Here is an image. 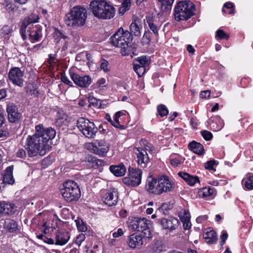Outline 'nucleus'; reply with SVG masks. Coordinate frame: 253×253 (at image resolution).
I'll return each instance as SVG.
<instances>
[{
	"label": "nucleus",
	"mask_w": 253,
	"mask_h": 253,
	"mask_svg": "<svg viewBox=\"0 0 253 253\" xmlns=\"http://www.w3.org/2000/svg\"><path fill=\"white\" fill-rule=\"evenodd\" d=\"M195 5L190 1H179L175 6L174 16L177 21L187 20L194 14Z\"/></svg>",
	"instance_id": "6"
},
{
	"label": "nucleus",
	"mask_w": 253,
	"mask_h": 253,
	"mask_svg": "<svg viewBox=\"0 0 253 253\" xmlns=\"http://www.w3.org/2000/svg\"><path fill=\"white\" fill-rule=\"evenodd\" d=\"M86 148L92 153L104 157L109 150V144L103 140H96L86 144Z\"/></svg>",
	"instance_id": "10"
},
{
	"label": "nucleus",
	"mask_w": 253,
	"mask_h": 253,
	"mask_svg": "<svg viewBox=\"0 0 253 253\" xmlns=\"http://www.w3.org/2000/svg\"><path fill=\"white\" fill-rule=\"evenodd\" d=\"M55 56L54 55L50 54L48 55V63L51 65L54 63Z\"/></svg>",
	"instance_id": "62"
},
{
	"label": "nucleus",
	"mask_w": 253,
	"mask_h": 253,
	"mask_svg": "<svg viewBox=\"0 0 253 253\" xmlns=\"http://www.w3.org/2000/svg\"><path fill=\"white\" fill-rule=\"evenodd\" d=\"M1 30L4 35H8L10 32V27L7 25L4 26Z\"/></svg>",
	"instance_id": "60"
},
{
	"label": "nucleus",
	"mask_w": 253,
	"mask_h": 253,
	"mask_svg": "<svg viewBox=\"0 0 253 253\" xmlns=\"http://www.w3.org/2000/svg\"><path fill=\"white\" fill-rule=\"evenodd\" d=\"M174 188V182L166 175H163L158 179H148L145 186L147 191L157 195L171 192Z\"/></svg>",
	"instance_id": "3"
},
{
	"label": "nucleus",
	"mask_w": 253,
	"mask_h": 253,
	"mask_svg": "<svg viewBox=\"0 0 253 253\" xmlns=\"http://www.w3.org/2000/svg\"><path fill=\"white\" fill-rule=\"evenodd\" d=\"M160 2L161 9L163 11L169 12L171 8L174 0H158Z\"/></svg>",
	"instance_id": "29"
},
{
	"label": "nucleus",
	"mask_w": 253,
	"mask_h": 253,
	"mask_svg": "<svg viewBox=\"0 0 253 253\" xmlns=\"http://www.w3.org/2000/svg\"><path fill=\"white\" fill-rule=\"evenodd\" d=\"M142 173L140 169L129 168L128 175L123 179V182L128 186H137L141 183Z\"/></svg>",
	"instance_id": "11"
},
{
	"label": "nucleus",
	"mask_w": 253,
	"mask_h": 253,
	"mask_svg": "<svg viewBox=\"0 0 253 253\" xmlns=\"http://www.w3.org/2000/svg\"><path fill=\"white\" fill-rule=\"evenodd\" d=\"M214 189L211 187H205L201 190L200 193H202L203 197H208L212 195L213 194Z\"/></svg>",
	"instance_id": "39"
},
{
	"label": "nucleus",
	"mask_w": 253,
	"mask_h": 253,
	"mask_svg": "<svg viewBox=\"0 0 253 253\" xmlns=\"http://www.w3.org/2000/svg\"><path fill=\"white\" fill-rule=\"evenodd\" d=\"M181 222L183 221L190 220V214L188 211L185 210L180 216Z\"/></svg>",
	"instance_id": "46"
},
{
	"label": "nucleus",
	"mask_w": 253,
	"mask_h": 253,
	"mask_svg": "<svg viewBox=\"0 0 253 253\" xmlns=\"http://www.w3.org/2000/svg\"><path fill=\"white\" fill-rule=\"evenodd\" d=\"M150 223L151 221L145 218L132 217L129 219L128 228L133 231L141 232L139 234L151 239L152 238V233L149 227Z\"/></svg>",
	"instance_id": "7"
},
{
	"label": "nucleus",
	"mask_w": 253,
	"mask_h": 253,
	"mask_svg": "<svg viewBox=\"0 0 253 253\" xmlns=\"http://www.w3.org/2000/svg\"><path fill=\"white\" fill-rule=\"evenodd\" d=\"M145 239H148V238L139 234L133 233L127 237L126 243L132 249H140L143 245Z\"/></svg>",
	"instance_id": "14"
},
{
	"label": "nucleus",
	"mask_w": 253,
	"mask_h": 253,
	"mask_svg": "<svg viewBox=\"0 0 253 253\" xmlns=\"http://www.w3.org/2000/svg\"><path fill=\"white\" fill-rule=\"evenodd\" d=\"M158 223L162 226L163 229H167L171 231L178 228L179 222L177 218L170 217L159 219Z\"/></svg>",
	"instance_id": "16"
},
{
	"label": "nucleus",
	"mask_w": 253,
	"mask_h": 253,
	"mask_svg": "<svg viewBox=\"0 0 253 253\" xmlns=\"http://www.w3.org/2000/svg\"><path fill=\"white\" fill-rule=\"evenodd\" d=\"M132 35L127 30L120 28L110 38L112 44L121 48V53L123 56L131 55L134 52V47H132Z\"/></svg>",
	"instance_id": "2"
},
{
	"label": "nucleus",
	"mask_w": 253,
	"mask_h": 253,
	"mask_svg": "<svg viewBox=\"0 0 253 253\" xmlns=\"http://www.w3.org/2000/svg\"><path fill=\"white\" fill-rule=\"evenodd\" d=\"M13 166L8 167L6 169L5 172L3 175V182L4 183L13 184L14 183L15 180L13 176Z\"/></svg>",
	"instance_id": "24"
},
{
	"label": "nucleus",
	"mask_w": 253,
	"mask_h": 253,
	"mask_svg": "<svg viewBox=\"0 0 253 253\" xmlns=\"http://www.w3.org/2000/svg\"><path fill=\"white\" fill-rule=\"evenodd\" d=\"M152 250L156 253H160L163 250V246L161 241L157 240L152 244Z\"/></svg>",
	"instance_id": "34"
},
{
	"label": "nucleus",
	"mask_w": 253,
	"mask_h": 253,
	"mask_svg": "<svg viewBox=\"0 0 253 253\" xmlns=\"http://www.w3.org/2000/svg\"><path fill=\"white\" fill-rule=\"evenodd\" d=\"M203 137L207 141L211 140L212 138V134L209 131L204 130L201 131Z\"/></svg>",
	"instance_id": "44"
},
{
	"label": "nucleus",
	"mask_w": 253,
	"mask_h": 253,
	"mask_svg": "<svg viewBox=\"0 0 253 253\" xmlns=\"http://www.w3.org/2000/svg\"><path fill=\"white\" fill-rule=\"evenodd\" d=\"M109 169L110 171L116 176H122L126 171L125 166L123 164L119 165H111Z\"/></svg>",
	"instance_id": "25"
},
{
	"label": "nucleus",
	"mask_w": 253,
	"mask_h": 253,
	"mask_svg": "<svg viewBox=\"0 0 253 253\" xmlns=\"http://www.w3.org/2000/svg\"><path fill=\"white\" fill-rule=\"evenodd\" d=\"M211 91L209 90L202 91L200 94V97L202 98H207L210 97Z\"/></svg>",
	"instance_id": "54"
},
{
	"label": "nucleus",
	"mask_w": 253,
	"mask_h": 253,
	"mask_svg": "<svg viewBox=\"0 0 253 253\" xmlns=\"http://www.w3.org/2000/svg\"><path fill=\"white\" fill-rule=\"evenodd\" d=\"M8 120L11 123H16L19 121L22 117L21 113L19 111L17 106L14 103H9L6 107Z\"/></svg>",
	"instance_id": "15"
},
{
	"label": "nucleus",
	"mask_w": 253,
	"mask_h": 253,
	"mask_svg": "<svg viewBox=\"0 0 253 253\" xmlns=\"http://www.w3.org/2000/svg\"><path fill=\"white\" fill-rule=\"evenodd\" d=\"M216 165V161L214 160H211L205 164V168L207 169L212 170L213 169L214 165Z\"/></svg>",
	"instance_id": "48"
},
{
	"label": "nucleus",
	"mask_w": 253,
	"mask_h": 253,
	"mask_svg": "<svg viewBox=\"0 0 253 253\" xmlns=\"http://www.w3.org/2000/svg\"><path fill=\"white\" fill-rule=\"evenodd\" d=\"M118 193L115 188L111 189L106 191L103 197V201L105 204L108 206L115 205L118 202Z\"/></svg>",
	"instance_id": "19"
},
{
	"label": "nucleus",
	"mask_w": 253,
	"mask_h": 253,
	"mask_svg": "<svg viewBox=\"0 0 253 253\" xmlns=\"http://www.w3.org/2000/svg\"><path fill=\"white\" fill-rule=\"evenodd\" d=\"M76 222L78 229L80 231L85 232L87 230V226L82 220H76Z\"/></svg>",
	"instance_id": "40"
},
{
	"label": "nucleus",
	"mask_w": 253,
	"mask_h": 253,
	"mask_svg": "<svg viewBox=\"0 0 253 253\" xmlns=\"http://www.w3.org/2000/svg\"><path fill=\"white\" fill-rule=\"evenodd\" d=\"M61 81L63 83H64L66 84H68L70 86H73L72 83L69 80L68 78L65 75L61 76Z\"/></svg>",
	"instance_id": "52"
},
{
	"label": "nucleus",
	"mask_w": 253,
	"mask_h": 253,
	"mask_svg": "<svg viewBox=\"0 0 253 253\" xmlns=\"http://www.w3.org/2000/svg\"><path fill=\"white\" fill-rule=\"evenodd\" d=\"M5 122L3 111L0 108V126H1Z\"/></svg>",
	"instance_id": "57"
},
{
	"label": "nucleus",
	"mask_w": 253,
	"mask_h": 253,
	"mask_svg": "<svg viewBox=\"0 0 253 253\" xmlns=\"http://www.w3.org/2000/svg\"><path fill=\"white\" fill-rule=\"evenodd\" d=\"M87 15L85 8L81 6H75L66 14L64 21L67 26L75 29L84 25Z\"/></svg>",
	"instance_id": "5"
},
{
	"label": "nucleus",
	"mask_w": 253,
	"mask_h": 253,
	"mask_svg": "<svg viewBox=\"0 0 253 253\" xmlns=\"http://www.w3.org/2000/svg\"><path fill=\"white\" fill-rule=\"evenodd\" d=\"M247 180L244 178L242 181L244 182V186L248 190L253 189V175H251L250 173L246 175Z\"/></svg>",
	"instance_id": "31"
},
{
	"label": "nucleus",
	"mask_w": 253,
	"mask_h": 253,
	"mask_svg": "<svg viewBox=\"0 0 253 253\" xmlns=\"http://www.w3.org/2000/svg\"><path fill=\"white\" fill-rule=\"evenodd\" d=\"M93 15L100 19L109 20L116 14L115 8L104 0H94L89 4Z\"/></svg>",
	"instance_id": "4"
},
{
	"label": "nucleus",
	"mask_w": 253,
	"mask_h": 253,
	"mask_svg": "<svg viewBox=\"0 0 253 253\" xmlns=\"http://www.w3.org/2000/svg\"><path fill=\"white\" fill-rule=\"evenodd\" d=\"M39 17L37 14H31L25 17L21 22L20 33L23 40L27 38L26 29L28 26L32 23H36L38 21Z\"/></svg>",
	"instance_id": "17"
},
{
	"label": "nucleus",
	"mask_w": 253,
	"mask_h": 253,
	"mask_svg": "<svg viewBox=\"0 0 253 253\" xmlns=\"http://www.w3.org/2000/svg\"><path fill=\"white\" fill-rule=\"evenodd\" d=\"M133 69L137 73L138 76L140 77L144 73L145 68L143 67H138V65H133Z\"/></svg>",
	"instance_id": "45"
},
{
	"label": "nucleus",
	"mask_w": 253,
	"mask_h": 253,
	"mask_svg": "<svg viewBox=\"0 0 253 253\" xmlns=\"http://www.w3.org/2000/svg\"><path fill=\"white\" fill-rule=\"evenodd\" d=\"M215 38L220 40H228L229 38V35L225 33L222 30L219 29L216 32Z\"/></svg>",
	"instance_id": "38"
},
{
	"label": "nucleus",
	"mask_w": 253,
	"mask_h": 253,
	"mask_svg": "<svg viewBox=\"0 0 253 253\" xmlns=\"http://www.w3.org/2000/svg\"><path fill=\"white\" fill-rule=\"evenodd\" d=\"M225 8L227 9H230V11L228 12V13L229 14H233L235 13V9L234 8V5L231 2H227L225 3L224 4L223 8H222V12L224 13H226V11L225 10Z\"/></svg>",
	"instance_id": "37"
},
{
	"label": "nucleus",
	"mask_w": 253,
	"mask_h": 253,
	"mask_svg": "<svg viewBox=\"0 0 253 253\" xmlns=\"http://www.w3.org/2000/svg\"><path fill=\"white\" fill-rule=\"evenodd\" d=\"M70 238V236L68 232L58 231L55 235V244L56 245L63 246L68 242Z\"/></svg>",
	"instance_id": "20"
},
{
	"label": "nucleus",
	"mask_w": 253,
	"mask_h": 253,
	"mask_svg": "<svg viewBox=\"0 0 253 253\" xmlns=\"http://www.w3.org/2000/svg\"><path fill=\"white\" fill-rule=\"evenodd\" d=\"M130 5V2L129 0H124V2L122 3V7L121 8H123V10L126 11L128 9V7Z\"/></svg>",
	"instance_id": "56"
},
{
	"label": "nucleus",
	"mask_w": 253,
	"mask_h": 253,
	"mask_svg": "<svg viewBox=\"0 0 253 253\" xmlns=\"http://www.w3.org/2000/svg\"><path fill=\"white\" fill-rule=\"evenodd\" d=\"M188 147L189 149L192 151L194 153L199 155H202L204 154V147L200 143L193 141L192 142L189 144Z\"/></svg>",
	"instance_id": "26"
},
{
	"label": "nucleus",
	"mask_w": 253,
	"mask_h": 253,
	"mask_svg": "<svg viewBox=\"0 0 253 253\" xmlns=\"http://www.w3.org/2000/svg\"><path fill=\"white\" fill-rule=\"evenodd\" d=\"M70 77L74 83L81 87H87L92 83V79L88 75L82 76L77 73L71 72Z\"/></svg>",
	"instance_id": "13"
},
{
	"label": "nucleus",
	"mask_w": 253,
	"mask_h": 253,
	"mask_svg": "<svg viewBox=\"0 0 253 253\" xmlns=\"http://www.w3.org/2000/svg\"><path fill=\"white\" fill-rule=\"evenodd\" d=\"M100 68L105 72H108L110 70L108 62L104 59H101Z\"/></svg>",
	"instance_id": "42"
},
{
	"label": "nucleus",
	"mask_w": 253,
	"mask_h": 253,
	"mask_svg": "<svg viewBox=\"0 0 253 253\" xmlns=\"http://www.w3.org/2000/svg\"><path fill=\"white\" fill-rule=\"evenodd\" d=\"M106 80L104 78L99 79L96 82V85L98 87L102 88L105 86Z\"/></svg>",
	"instance_id": "51"
},
{
	"label": "nucleus",
	"mask_w": 253,
	"mask_h": 253,
	"mask_svg": "<svg viewBox=\"0 0 253 253\" xmlns=\"http://www.w3.org/2000/svg\"><path fill=\"white\" fill-rule=\"evenodd\" d=\"M16 211V207L14 204L4 202H0V213L6 215H12Z\"/></svg>",
	"instance_id": "21"
},
{
	"label": "nucleus",
	"mask_w": 253,
	"mask_h": 253,
	"mask_svg": "<svg viewBox=\"0 0 253 253\" xmlns=\"http://www.w3.org/2000/svg\"><path fill=\"white\" fill-rule=\"evenodd\" d=\"M122 114H123V113L120 111L117 112L113 117V123H112L113 126L120 129H124V126L120 125L119 123V118Z\"/></svg>",
	"instance_id": "33"
},
{
	"label": "nucleus",
	"mask_w": 253,
	"mask_h": 253,
	"mask_svg": "<svg viewBox=\"0 0 253 253\" xmlns=\"http://www.w3.org/2000/svg\"><path fill=\"white\" fill-rule=\"evenodd\" d=\"M147 23L150 30L154 33V34L157 35L158 34V28L155 24L153 21L151 19H149L147 20Z\"/></svg>",
	"instance_id": "41"
},
{
	"label": "nucleus",
	"mask_w": 253,
	"mask_h": 253,
	"mask_svg": "<svg viewBox=\"0 0 253 253\" xmlns=\"http://www.w3.org/2000/svg\"><path fill=\"white\" fill-rule=\"evenodd\" d=\"M53 34L54 40L56 42H58L61 39L63 40H66L68 39V38L66 35H65L62 32L58 30L57 28L55 29Z\"/></svg>",
	"instance_id": "35"
},
{
	"label": "nucleus",
	"mask_w": 253,
	"mask_h": 253,
	"mask_svg": "<svg viewBox=\"0 0 253 253\" xmlns=\"http://www.w3.org/2000/svg\"><path fill=\"white\" fill-rule=\"evenodd\" d=\"M157 111L159 115L162 117L167 116L169 113L167 107L163 104H160L157 106Z\"/></svg>",
	"instance_id": "36"
},
{
	"label": "nucleus",
	"mask_w": 253,
	"mask_h": 253,
	"mask_svg": "<svg viewBox=\"0 0 253 253\" xmlns=\"http://www.w3.org/2000/svg\"><path fill=\"white\" fill-rule=\"evenodd\" d=\"M4 229L9 232H14L18 230V225L17 222L13 219H6L3 224Z\"/></svg>",
	"instance_id": "23"
},
{
	"label": "nucleus",
	"mask_w": 253,
	"mask_h": 253,
	"mask_svg": "<svg viewBox=\"0 0 253 253\" xmlns=\"http://www.w3.org/2000/svg\"><path fill=\"white\" fill-rule=\"evenodd\" d=\"M228 238V234L227 232H224L223 233L221 236H220V245L221 246H222L225 242V241L227 240Z\"/></svg>",
	"instance_id": "53"
},
{
	"label": "nucleus",
	"mask_w": 253,
	"mask_h": 253,
	"mask_svg": "<svg viewBox=\"0 0 253 253\" xmlns=\"http://www.w3.org/2000/svg\"><path fill=\"white\" fill-rule=\"evenodd\" d=\"M182 162V160L178 158H174L170 160V164L173 167H177L181 164Z\"/></svg>",
	"instance_id": "50"
},
{
	"label": "nucleus",
	"mask_w": 253,
	"mask_h": 253,
	"mask_svg": "<svg viewBox=\"0 0 253 253\" xmlns=\"http://www.w3.org/2000/svg\"><path fill=\"white\" fill-rule=\"evenodd\" d=\"M85 237L84 234L81 233L77 237L75 240V243L80 246L82 243L85 240Z\"/></svg>",
	"instance_id": "49"
},
{
	"label": "nucleus",
	"mask_w": 253,
	"mask_h": 253,
	"mask_svg": "<svg viewBox=\"0 0 253 253\" xmlns=\"http://www.w3.org/2000/svg\"><path fill=\"white\" fill-rule=\"evenodd\" d=\"M187 51L190 53H192V54H193L195 52V49L194 48H193V47L190 45V44H189L187 45Z\"/></svg>",
	"instance_id": "64"
},
{
	"label": "nucleus",
	"mask_w": 253,
	"mask_h": 253,
	"mask_svg": "<svg viewBox=\"0 0 253 253\" xmlns=\"http://www.w3.org/2000/svg\"><path fill=\"white\" fill-rule=\"evenodd\" d=\"M133 152L137 156L138 164L142 167H145L146 165L149 161L146 148L144 149L141 147L135 148L134 149Z\"/></svg>",
	"instance_id": "18"
},
{
	"label": "nucleus",
	"mask_w": 253,
	"mask_h": 253,
	"mask_svg": "<svg viewBox=\"0 0 253 253\" xmlns=\"http://www.w3.org/2000/svg\"><path fill=\"white\" fill-rule=\"evenodd\" d=\"M207 219H208V216L207 215L200 216L196 218V222L197 223H201L203 221L206 220Z\"/></svg>",
	"instance_id": "59"
},
{
	"label": "nucleus",
	"mask_w": 253,
	"mask_h": 253,
	"mask_svg": "<svg viewBox=\"0 0 253 253\" xmlns=\"http://www.w3.org/2000/svg\"><path fill=\"white\" fill-rule=\"evenodd\" d=\"M42 37V29L39 27L36 28L30 32L29 38L32 42L40 41Z\"/></svg>",
	"instance_id": "28"
},
{
	"label": "nucleus",
	"mask_w": 253,
	"mask_h": 253,
	"mask_svg": "<svg viewBox=\"0 0 253 253\" xmlns=\"http://www.w3.org/2000/svg\"><path fill=\"white\" fill-rule=\"evenodd\" d=\"M182 222L183 223V226L185 230H188L191 228V223L190 220L183 221H182Z\"/></svg>",
	"instance_id": "58"
},
{
	"label": "nucleus",
	"mask_w": 253,
	"mask_h": 253,
	"mask_svg": "<svg viewBox=\"0 0 253 253\" xmlns=\"http://www.w3.org/2000/svg\"><path fill=\"white\" fill-rule=\"evenodd\" d=\"M24 72L18 67L11 68L8 73L9 81L14 85L22 87L24 84Z\"/></svg>",
	"instance_id": "12"
},
{
	"label": "nucleus",
	"mask_w": 253,
	"mask_h": 253,
	"mask_svg": "<svg viewBox=\"0 0 253 253\" xmlns=\"http://www.w3.org/2000/svg\"><path fill=\"white\" fill-rule=\"evenodd\" d=\"M6 95V91L4 89H0V100L4 98Z\"/></svg>",
	"instance_id": "63"
},
{
	"label": "nucleus",
	"mask_w": 253,
	"mask_h": 253,
	"mask_svg": "<svg viewBox=\"0 0 253 253\" xmlns=\"http://www.w3.org/2000/svg\"><path fill=\"white\" fill-rule=\"evenodd\" d=\"M203 238L209 244H214L217 240L216 233L213 230H210L204 233Z\"/></svg>",
	"instance_id": "27"
},
{
	"label": "nucleus",
	"mask_w": 253,
	"mask_h": 253,
	"mask_svg": "<svg viewBox=\"0 0 253 253\" xmlns=\"http://www.w3.org/2000/svg\"><path fill=\"white\" fill-rule=\"evenodd\" d=\"M88 102L90 104H91L92 105H95L97 104V100L96 98L93 97V96H89L88 98Z\"/></svg>",
	"instance_id": "61"
},
{
	"label": "nucleus",
	"mask_w": 253,
	"mask_h": 253,
	"mask_svg": "<svg viewBox=\"0 0 253 253\" xmlns=\"http://www.w3.org/2000/svg\"><path fill=\"white\" fill-rule=\"evenodd\" d=\"M170 209V205L167 203H164L162 204L158 210L163 214H166L168 210Z\"/></svg>",
	"instance_id": "43"
},
{
	"label": "nucleus",
	"mask_w": 253,
	"mask_h": 253,
	"mask_svg": "<svg viewBox=\"0 0 253 253\" xmlns=\"http://www.w3.org/2000/svg\"><path fill=\"white\" fill-rule=\"evenodd\" d=\"M135 62L137 63H134L133 65H138V67H145L149 64L148 60L146 56H141L138 57L135 59Z\"/></svg>",
	"instance_id": "32"
},
{
	"label": "nucleus",
	"mask_w": 253,
	"mask_h": 253,
	"mask_svg": "<svg viewBox=\"0 0 253 253\" xmlns=\"http://www.w3.org/2000/svg\"><path fill=\"white\" fill-rule=\"evenodd\" d=\"M178 174L190 186H193L195 183L200 182L199 177L197 176H193L182 171L179 172Z\"/></svg>",
	"instance_id": "22"
},
{
	"label": "nucleus",
	"mask_w": 253,
	"mask_h": 253,
	"mask_svg": "<svg viewBox=\"0 0 253 253\" xmlns=\"http://www.w3.org/2000/svg\"><path fill=\"white\" fill-rule=\"evenodd\" d=\"M15 156L17 158L24 159L26 157V153L23 148L19 149L15 153Z\"/></svg>",
	"instance_id": "47"
},
{
	"label": "nucleus",
	"mask_w": 253,
	"mask_h": 253,
	"mask_svg": "<svg viewBox=\"0 0 253 253\" xmlns=\"http://www.w3.org/2000/svg\"><path fill=\"white\" fill-rule=\"evenodd\" d=\"M55 135L56 131L52 127H45L42 124L36 126L35 133L28 135L23 145L29 156L45 155L51 149V141Z\"/></svg>",
	"instance_id": "1"
},
{
	"label": "nucleus",
	"mask_w": 253,
	"mask_h": 253,
	"mask_svg": "<svg viewBox=\"0 0 253 253\" xmlns=\"http://www.w3.org/2000/svg\"><path fill=\"white\" fill-rule=\"evenodd\" d=\"M130 33L134 36H139L141 34L140 28L136 23V21H133L129 26Z\"/></svg>",
	"instance_id": "30"
},
{
	"label": "nucleus",
	"mask_w": 253,
	"mask_h": 253,
	"mask_svg": "<svg viewBox=\"0 0 253 253\" xmlns=\"http://www.w3.org/2000/svg\"><path fill=\"white\" fill-rule=\"evenodd\" d=\"M124 234L123 230L122 228H119L117 231L114 232L113 233V236L114 238H118L123 236Z\"/></svg>",
	"instance_id": "55"
},
{
	"label": "nucleus",
	"mask_w": 253,
	"mask_h": 253,
	"mask_svg": "<svg viewBox=\"0 0 253 253\" xmlns=\"http://www.w3.org/2000/svg\"><path fill=\"white\" fill-rule=\"evenodd\" d=\"M77 126L80 131L87 138H93L98 131V128L93 122L84 118H80L77 122Z\"/></svg>",
	"instance_id": "9"
},
{
	"label": "nucleus",
	"mask_w": 253,
	"mask_h": 253,
	"mask_svg": "<svg viewBox=\"0 0 253 253\" xmlns=\"http://www.w3.org/2000/svg\"><path fill=\"white\" fill-rule=\"evenodd\" d=\"M63 188L61 189V193L68 202L78 200L81 197V191L78 184L73 180L65 182Z\"/></svg>",
	"instance_id": "8"
}]
</instances>
